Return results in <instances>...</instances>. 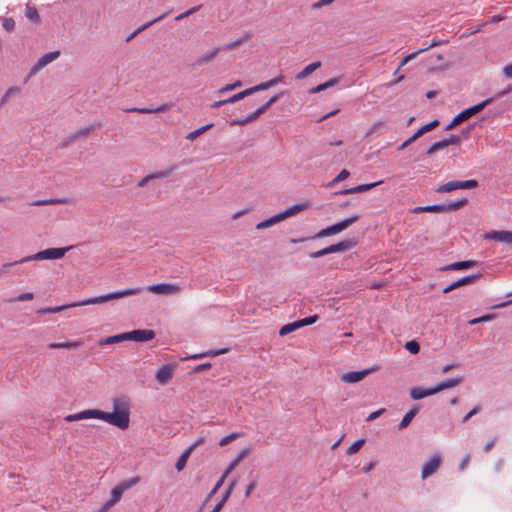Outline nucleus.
Returning a JSON list of instances; mask_svg holds the SVG:
<instances>
[{"label":"nucleus","instance_id":"nucleus-1","mask_svg":"<svg viewBox=\"0 0 512 512\" xmlns=\"http://www.w3.org/2000/svg\"><path fill=\"white\" fill-rule=\"evenodd\" d=\"M90 418L100 419L121 430H126L130 423L129 404L125 398H115L113 400V412L111 413L99 409H87L67 415L64 419L66 422H73Z\"/></svg>","mask_w":512,"mask_h":512},{"label":"nucleus","instance_id":"nucleus-2","mask_svg":"<svg viewBox=\"0 0 512 512\" xmlns=\"http://www.w3.org/2000/svg\"><path fill=\"white\" fill-rule=\"evenodd\" d=\"M141 287L136 288H129L117 292H112L103 296H98L95 298L88 299L86 301L81 302L79 305H87V304H101L110 300L120 299L127 296H133L140 294L142 292ZM78 304H72V305H63V306H57V307H49V308H42L37 311L38 314H47V313H58L60 311L65 310L68 307L77 306Z\"/></svg>","mask_w":512,"mask_h":512},{"label":"nucleus","instance_id":"nucleus-3","mask_svg":"<svg viewBox=\"0 0 512 512\" xmlns=\"http://www.w3.org/2000/svg\"><path fill=\"white\" fill-rule=\"evenodd\" d=\"M511 91H512V88L508 87L505 90L499 91L493 97L488 98V99H486V100H484V101H482V102H480V103H478L476 105H473V106L463 110L457 116L454 117V123L455 124H460V123L468 120L472 116H474L477 113L481 112L485 107L490 105L494 100L499 99V98L505 96L506 94L510 93Z\"/></svg>","mask_w":512,"mask_h":512},{"label":"nucleus","instance_id":"nucleus-4","mask_svg":"<svg viewBox=\"0 0 512 512\" xmlns=\"http://www.w3.org/2000/svg\"><path fill=\"white\" fill-rule=\"evenodd\" d=\"M72 248V246L64 247V248H48L42 251H39L33 255L26 256L22 258L19 261H15L13 263H5L4 267H10L12 265L18 264V263H24L32 260H55V259H61L65 256L66 252L69 251Z\"/></svg>","mask_w":512,"mask_h":512},{"label":"nucleus","instance_id":"nucleus-5","mask_svg":"<svg viewBox=\"0 0 512 512\" xmlns=\"http://www.w3.org/2000/svg\"><path fill=\"white\" fill-rule=\"evenodd\" d=\"M284 92H280L278 94H275L272 96L267 102H265L263 105H261L259 108H257L253 113L250 115L242 118V119H235L229 121V125L231 127L233 126H244L248 123L254 122L257 120L262 114H264L274 103H276L282 96Z\"/></svg>","mask_w":512,"mask_h":512},{"label":"nucleus","instance_id":"nucleus-6","mask_svg":"<svg viewBox=\"0 0 512 512\" xmlns=\"http://www.w3.org/2000/svg\"><path fill=\"white\" fill-rule=\"evenodd\" d=\"M308 207H309L308 203H301V204L293 205V206L289 207L288 209L284 210L283 212L278 213V214L270 217L269 219H266V220L258 223L256 225V228L257 229H265L267 227H270L288 217L296 215L297 213L307 209Z\"/></svg>","mask_w":512,"mask_h":512},{"label":"nucleus","instance_id":"nucleus-7","mask_svg":"<svg viewBox=\"0 0 512 512\" xmlns=\"http://www.w3.org/2000/svg\"><path fill=\"white\" fill-rule=\"evenodd\" d=\"M140 481L139 477H132L130 479L120 482L111 491V499L106 502L110 507L116 504L122 497L123 493L136 485Z\"/></svg>","mask_w":512,"mask_h":512},{"label":"nucleus","instance_id":"nucleus-8","mask_svg":"<svg viewBox=\"0 0 512 512\" xmlns=\"http://www.w3.org/2000/svg\"><path fill=\"white\" fill-rule=\"evenodd\" d=\"M478 187L477 180L450 181L437 188L438 193H447L457 189H472Z\"/></svg>","mask_w":512,"mask_h":512},{"label":"nucleus","instance_id":"nucleus-9","mask_svg":"<svg viewBox=\"0 0 512 512\" xmlns=\"http://www.w3.org/2000/svg\"><path fill=\"white\" fill-rule=\"evenodd\" d=\"M147 290L155 294L170 295L179 293L181 287L178 284L159 283L148 286Z\"/></svg>","mask_w":512,"mask_h":512},{"label":"nucleus","instance_id":"nucleus-10","mask_svg":"<svg viewBox=\"0 0 512 512\" xmlns=\"http://www.w3.org/2000/svg\"><path fill=\"white\" fill-rule=\"evenodd\" d=\"M59 56H60V51H52V52L44 54L33 65V67L30 70V75L35 74L36 72H38L39 70L44 68L46 65H48L52 61L56 60Z\"/></svg>","mask_w":512,"mask_h":512},{"label":"nucleus","instance_id":"nucleus-11","mask_svg":"<svg viewBox=\"0 0 512 512\" xmlns=\"http://www.w3.org/2000/svg\"><path fill=\"white\" fill-rule=\"evenodd\" d=\"M378 367H372L362 371H351L342 375L341 380L345 383H356L363 380L371 372H374Z\"/></svg>","mask_w":512,"mask_h":512},{"label":"nucleus","instance_id":"nucleus-12","mask_svg":"<svg viewBox=\"0 0 512 512\" xmlns=\"http://www.w3.org/2000/svg\"><path fill=\"white\" fill-rule=\"evenodd\" d=\"M484 239L495 240L512 245V231L492 230L484 234Z\"/></svg>","mask_w":512,"mask_h":512},{"label":"nucleus","instance_id":"nucleus-13","mask_svg":"<svg viewBox=\"0 0 512 512\" xmlns=\"http://www.w3.org/2000/svg\"><path fill=\"white\" fill-rule=\"evenodd\" d=\"M129 340L135 342H146L155 338V332L150 329H137L129 331Z\"/></svg>","mask_w":512,"mask_h":512},{"label":"nucleus","instance_id":"nucleus-14","mask_svg":"<svg viewBox=\"0 0 512 512\" xmlns=\"http://www.w3.org/2000/svg\"><path fill=\"white\" fill-rule=\"evenodd\" d=\"M175 366L172 364L163 365L156 373L155 378L158 383L165 385L173 377Z\"/></svg>","mask_w":512,"mask_h":512},{"label":"nucleus","instance_id":"nucleus-15","mask_svg":"<svg viewBox=\"0 0 512 512\" xmlns=\"http://www.w3.org/2000/svg\"><path fill=\"white\" fill-rule=\"evenodd\" d=\"M441 464V457L440 455H434L429 461H427L422 468V478L426 479L427 477L434 474Z\"/></svg>","mask_w":512,"mask_h":512},{"label":"nucleus","instance_id":"nucleus-16","mask_svg":"<svg viewBox=\"0 0 512 512\" xmlns=\"http://www.w3.org/2000/svg\"><path fill=\"white\" fill-rule=\"evenodd\" d=\"M358 244V240L356 238H348L345 240H342L336 244H332L328 246L329 252L331 253H337V252H344L348 251L352 248H354Z\"/></svg>","mask_w":512,"mask_h":512},{"label":"nucleus","instance_id":"nucleus-17","mask_svg":"<svg viewBox=\"0 0 512 512\" xmlns=\"http://www.w3.org/2000/svg\"><path fill=\"white\" fill-rule=\"evenodd\" d=\"M172 107H173V103L169 102V103H164L156 108H137V107L129 108V109H126L125 112L140 113V114H152V113H160V112L168 111Z\"/></svg>","mask_w":512,"mask_h":512},{"label":"nucleus","instance_id":"nucleus-18","mask_svg":"<svg viewBox=\"0 0 512 512\" xmlns=\"http://www.w3.org/2000/svg\"><path fill=\"white\" fill-rule=\"evenodd\" d=\"M237 484V479L234 478L229 483L228 487L226 488L225 492L222 495L221 500L217 503V506H215L210 512H220L225 503L230 498L231 494L233 493V490Z\"/></svg>","mask_w":512,"mask_h":512},{"label":"nucleus","instance_id":"nucleus-19","mask_svg":"<svg viewBox=\"0 0 512 512\" xmlns=\"http://www.w3.org/2000/svg\"><path fill=\"white\" fill-rule=\"evenodd\" d=\"M283 81H284V76L279 75L277 77L270 79L269 81L262 82L258 85L250 87V90H251V93L254 94L256 92L267 90L271 87H274V86L278 85L279 83H282Z\"/></svg>","mask_w":512,"mask_h":512},{"label":"nucleus","instance_id":"nucleus-20","mask_svg":"<svg viewBox=\"0 0 512 512\" xmlns=\"http://www.w3.org/2000/svg\"><path fill=\"white\" fill-rule=\"evenodd\" d=\"M476 265H477V262L474 260H465V261L454 262L445 267H442L440 270H442V271L463 270V269H468V268L474 267Z\"/></svg>","mask_w":512,"mask_h":512},{"label":"nucleus","instance_id":"nucleus-21","mask_svg":"<svg viewBox=\"0 0 512 512\" xmlns=\"http://www.w3.org/2000/svg\"><path fill=\"white\" fill-rule=\"evenodd\" d=\"M434 394H436V392L434 391V387L427 389L421 387H414L410 390V397L414 400H419Z\"/></svg>","mask_w":512,"mask_h":512},{"label":"nucleus","instance_id":"nucleus-22","mask_svg":"<svg viewBox=\"0 0 512 512\" xmlns=\"http://www.w3.org/2000/svg\"><path fill=\"white\" fill-rule=\"evenodd\" d=\"M463 381V378L461 377H458V378H452V379H447L445 381H442L440 382L439 384H437L436 386H434V391L436 393L442 391V390H445V389H449V388H453V387H456L458 386L461 382Z\"/></svg>","mask_w":512,"mask_h":512},{"label":"nucleus","instance_id":"nucleus-23","mask_svg":"<svg viewBox=\"0 0 512 512\" xmlns=\"http://www.w3.org/2000/svg\"><path fill=\"white\" fill-rule=\"evenodd\" d=\"M381 183L382 182L379 181V182H374V183H370V184L358 185V186L353 187V188L342 190V191L339 192V194L347 195V194H355V193L365 192V191H368V190L372 189L373 187H375V186H377V185H379Z\"/></svg>","mask_w":512,"mask_h":512},{"label":"nucleus","instance_id":"nucleus-24","mask_svg":"<svg viewBox=\"0 0 512 512\" xmlns=\"http://www.w3.org/2000/svg\"><path fill=\"white\" fill-rule=\"evenodd\" d=\"M82 345H83L82 340H76V341H72V342H52V343L48 344V348H50V349H61V348L76 349Z\"/></svg>","mask_w":512,"mask_h":512},{"label":"nucleus","instance_id":"nucleus-25","mask_svg":"<svg viewBox=\"0 0 512 512\" xmlns=\"http://www.w3.org/2000/svg\"><path fill=\"white\" fill-rule=\"evenodd\" d=\"M419 410H420V408L418 406H414L413 408H411L404 415L403 419L401 420L400 424L398 425V429L403 430L406 427H408L409 424L411 423V421L413 420V418L418 414Z\"/></svg>","mask_w":512,"mask_h":512},{"label":"nucleus","instance_id":"nucleus-26","mask_svg":"<svg viewBox=\"0 0 512 512\" xmlns=\"http://www.w3.org/2000/svg\"><path fill=\"white\" fill-rule=\"evenodd\" d=\"M219 52H220V49H217V48L212 49L211 51L207 52L206 54L198 57L195 60L194 65L195 66H202L204 64L209 63L210 61H212L218 55Z\"/></svg>","mask_w":512,"mask_h":512},{"label":"nucleus","instance_id":"nucleus-27","mask_svg":"<svg viewBox=\"0 0 512 512\" xmlns=\"http://www.w3.org/2000/svg\"><path fill=\"white\" fill-rule=\"evenodd\" d=\"M320 61H315L307 65L302 71L296 75L297 80H302L312 74L315 70L321 67Z\"/></svg>","mask_w":512,"mask_h":512},{"label":"nucleus","instance_id":"nucleus-28","mask_svg":"<svg viewBox=\"0 0 512 512\" xmlns=\"http://www.w3.org/2000/svg\"><path fill=\"white\" fill-rule=\"evenodd\" d=\"M102 127V123L101 122H95L85 128H82V129H79L78 131H76L74 134V136L76 137V139L78 140L79 138L81 137H86L88 136L92 131L96 130V129H99Z\"/></svg>","mask_w":512,"mask_h":512},{"label":"nucleus","instance_id":"nucleus-29","mask_svg":"<svg viewBox=\"0 0 512 512\" xmlns=\"http://www.w3.org/2000/svg\"><path fill=\"white\" fill-rule=\"evenodd\" d=\"M359 219V216L358 215H353L349 218H346L338 223H335V228H336V232L337 233H340L342 232L343 230H345L346 228H348L350 225H352L353 223H355L356 221H358Z\"/></svg>","mask_w":512,"mask_h":512},{"label":"nucleus","instance_id":"nucleus-30","mask_svg":"<svg viewBox=\"0 0 512 512\" xmlns=\"http://www.w3.org/2000/svg\"><path fill=\"white\" fill-rule=\"evenodd\" d=\"M166 16V14H163L145 24H143L142 26H140L138 29H136L133 33H131L127 38H126V42H130L138 33H140L141 31L147 29L149 26H151L152 24L156 23L157 21L159 20H162L164 17Z\"/></svg>","mask_w":512,"mask_h":512},{"label":"nucleus","instance_id":"nucleus-31","mask_svg":"<svg viewBox=\"0 0 512 512\" xmlns=\"http://www.w3.org/2000/svg\"><path fill=\"white\" fill-rule=\"evenodd\" d=\"M468 203L467 198H462L458 201L451 202L448 204H443L445 208V212H452L461 209L462 207L466 206Z\"/></svg>","mask_w":512,"mask_h":512},{"label":"nucleus","instance_id":"nucleus-32","mask_svg":"<svg viewBox=\"0 0 512 512\" xmlns=\"http://www.w3.org/2000/svg\"><path fill=\"white\" fill-rule=\"evenodd\" d=\"M191 453H192L191 452V448H187L181 454V456L178 458V460L176 462V465H175V468H176L177 471H181V470L184 469V467L186 466L187 460L190 457Z\"/></svg>","mask_w":512,"mask_h":512},{"label":"nucleus","instance_id":"nucleus-33","mask_svg":"<svg viewBox=\"0 0 512 512\" xmlns=\"http://www.w3.org/2000/svg\"><path fill=\"white\" fill-rule=\"evenodd\" d=\"M249 38V35L246 34L244 37L236 40V41H233V42H230V43H227V44H224L223 46L221 47H216L217 49H220V51H229V50H233L235 49L236 47L240 46L241 44H243L247 39Z\"/></svg>","mask_w":512,"mask_h":512},{"label":"nucleus","instance_id":"nucleus-34","mask_svg":"<svg viewBox=\"0 0 512 512\" xmlns=\"http://www.w3.org/2000/svg\"><path fill=\"white\" fill-rule=\"evenodd\" d=\"M25 16L34 23L40 22V16L37 9L29 4L26 5Z\"/></svg>","mask_w":512,"mask_h":512},{"label":"nucleus","instance_id":"nucleus-35","mask_svg":"<svg viewBox=\"0 0 512 512\" xmlns=\"http://www.w3.org/2000/svg\"><path fill=\"white\" fill-rule=\"evenodd\" d=\"M437 126H439V121L438 120H433L431 122H429L428 124L422 126L420 129L417 130L416 133H414L416 135L417 138L421 137L422 135H424L425 133L433 130L434 128H436Z\"/></svg>","mask_w":512,"mask_h":512},{"label":"nucleus","instance_id":"nucleus-36","mask_svg":"<svg viewBox=\"0 0 512 512\" xmlns=\"http://www.w3.org/2000/svg\"><path fill=\"white\" fill-rule=\"evenodd\" d=\"M481 276L482 275L480 273L468 275V276H465V277L457 280V283H459L460 287L470 285V284L475 283L478 279H480Z\"/></svg>","mask_w":512,"mask_h":512},{"label":"nucleus","instance_id":"nucleus-37","mask_svg":"<svg viewBox=\"0 0 512 512\" xmlns=\"http://www.w3.org/2000/svg\"><path fill=\"white\" fill-rule=\"evenodd\" d=\"M335 234H337V232H336L335 225L333 224L331 226H328V227L320 230L314 236H311V239L323 238V237H327V236H331V235H335Z\"/></svg>","mask_w":512,"mask_h":512},{"label":"nucleus","instance_id":"nucleus-38","mask_svg":"<svg viewBox=\"0 0 512 512\" xmlns=\"http://www.w3.org/2000/svg\"><path fill=\"white\" fill-rule=\"evenodd\" d=\"M211 127H213V123H210V124H207V125H205V126H202V127L198 128V129H196V130H194V131L190 132V133L186 136V138H187L188 140L193 141V140H195L197 137H199L200 135H202L204 132H206L207 130H209Z\"/></svg>","mask_w":512,"mask_h":512},{"label":"nucleus","instance_id":"nucleus-39","mask_svg":"<svg viewBox=\"0 0 512 512\" xmlns=\"http://www.w3.org/2000/svg\"><path fill=\"white\" fill-rule=\"evenodd\" d=\"M228 351H229L228 348H224V349H220V350H208L206 352L196 354V355L192 356L191 358L198 359V358H204V357H208V356L213 357V356H218L220 354L227 353Z\"/></svg>","mask_w":512,"mask_h":512},{"label":"nucleus","instance_id":"nucleus-40","mask_svg":"<svg viewBox=\"0 0 512 512\" xmlns=\"http://www.w3.org/2000/svg\"><path fill=\"white\" fill-rule=\"evenodd\" d=\"M175 170H176V166L172 165L169 168H167L166 170L152 173V174H150V176H151L152 180L165 178V177L170 176Z\"/></svg>","mask_w":512,"mask_h":512},{"label":"nucleus","instance_id":"nucleus-41","mask_svg":"<svg viewBox=\"0 0 512 512\" xmlns=\"http://www.w3.org/2000/svg\"><path fill=\"white\" fill-rule=\"evenodd\" d=\"M250 95H252V93H251L250 88H248V89H245V90L231 96L229 99H226V102H229V104L235 103V102L240 101Z\"/></svg>","mask_w":512,"mask_h":512},{"label":"nucleus","instance_id":"nucleus-42","mask_svg":"<svg viewBox=\"0 0 512 512\" xmlns=\"http://www.w3.org/2000/svg\"><path fill=\"white\" fill-rule=\"evenodd\" d=\"M298 328H299V325H298L297 321L292 322V323H288V324H286V325L281 327V329L279 331V334L281 336H285V335L295 331Z\"/></svg>","mask_w":512,"mask_h":512},{"label":"nucleus","instance_id":"nucleus-43","mask_svg":"<svg viewBox=\"0 0 512 512\" xmlns=\"http://www.w3.org/2000/svg\"><path fill=\"white\" fill-rule=\"evenodd\" d=\"M425 51H427V48H421L420 50L413 52V53L407 55L406 57H404L398 66V70L401 69L404 65H406L410 60L416 58L417 55H419Z\"/></svg>","mask_w":512,"mask_h":512},{"label":"nucleus","instance_id":"nucleus-44","mask_svg":"<svg viewBox=\"0 0 512 512\" xmlns=\"http://www.w3.org/2000/svg\"><path fill=\"white\" fill-rule=\"evenodd\" d=\"M251 452V448L250 447H246L244 449H242L238 454L237 456L235 457V459L232 460V462L238 466L240 464V462L242 460H244Z\"/></svg>","mask_w":512,"mask_h":512},{"label":"nucleus","instance_id":"nucleus-45","mask_svg":"<svg viewBox=\"0 0 512 512\" xmlns=\"http://www.w3.org/2000/svg\"><path fill=\"white\" fill-rule=\"evenodd\" d=\"M365 443V440L364 439H359L357 441H355L351 446H349V448L347 449V454L348 455H352V454H355L357 453L361 448L362 446L364 445Z\"/></svg>","mask_w":512,"mask_h":512},{"label":"nucleus","instance_id":"nucleus-46","mask_svg":"<svg viewBox=\"0 0 512 512\" xmlns=\"http://www.w3.org/2000/svg\"><path fill=\"white\" fill-rule=\"evenodd\" d=\"M241 436V433H238V432H233L225 437H223L220 442H219V445L221 447L223 446H226L227 444H229L230 442L238 439L239 437Z\"/></svg>","mask_w":512,"mask_h":512},{"label":"nucleus","instance_id":"nucleus-47","mask_svg":"<svg viewBox=\"0 0 512 512\" xmlns=\"http://www.w3.org/2000/svg\"><path fill=\"white\" fill-rule=\"evenodd\" d=\"M447 145L445 144V139L441 140V141H438V142H435L428 150H427V155H432L434 154L435 152L441 150V149H444L446 148Z\"/></svg>","mask_w":512,"mask_h":512},{"label":"nucleus","instance_id":"nucleus-48","mask_svg":"<svg viewBox=\"0 0 512 512\" xmlns=\"http://www.w3.org/2000/svg\"><path fill=\"white\" fill-rule=\"evenodd\" d=\"M318 318H319L318 315H312V316L297 320L299 328L314 324L318 320Z\"/></svg>","mask_w":512,"mask_h":512},{"label":"nucleus","instance_id":"nucleus-49","mask_svg":"<svg viewBox=\"0 0 512 512\" xmlns=\"http://www.w3.org/2000/svg\"><path fill=\"white\" fill-rule=\"evenodd\" d=\"M66 201L64 199H47V200H38L33 203L34 206H42V205H51V204H62Z\"/></svg>","mask_w":512,"mask_h":512},{"label":"nucleus","instance_id":"nucleus-50","mask_svg":"<svg viewBox=\"0 0 512 512\" xmlns=\"http://www.w3.org/2000/svg\"><path fill=\"white\" fill-rule=\"evenodd\" d=\"M33 299H34V294L33 293L25 292V293H22V294L18 295L15 298L10 299L9 302H16V301L23 302V301H30V300H33Z\"/></svg>","mask_w":512,"mask_h":512},{"label":"nucleus","instance_id":"nucleus-51","mask_svg":"<svg viewBox=\"0 0 512 512\" xmlns=\"http://www.w3.org/2000/svg\"><path fill=\"white\" fill-rule=\"evenodd\" d=\"M2 26L7 32H12L15 28V21L11 17L3 18Z\"/></svg>","mask_w":512,"mask_h":512},{"label":"nucleus","instance_id":"nucleus-52","mask_svg":"<svg viewBox=\"0 0 512 512\" xmlns=\"http://www.w3.org/2000/svg\"><path fill=\"white\" fill-rule=\"evenodd\" d=\"M405 348L412 354H416L420 351V345L415 340L408 341L405 345Z\"/></svg>","mask_w":512,"mask_h":512},{"label":"nucleus","instance_id":"nucleus-53","mask_svg":"<svg viewBox=\"0 0 512 512\" xmlns=\"http://www.w3.org/2000/svg\"><path fill=\"white\" fill-rule=\"evenodd\" d=\"M242 86V82L240 80L236 81L235 83H232V84H227L225 85L224 87H222L218 92L220 94L222 93H225L227 91H231V90H234L238 87Z\"/></svg>","mask_w":512,"mask_h":512},{"label":"nucleus","instance_id":"nucleus-54","mask_svg":"<svg viewBox=\"0 0 512 512\" xmlns=\"http://www.w3.org/2000/svg\"><path fill=\"white\" fill-rule=\"evenodd\" d=\"M384 125V122L383 121H378L376 122L366 133V136L367 137H370L372 136L374 133H378L379 130L383 127Z\"/></svg>","mask_w":512,"mask_h":512},{"label":"nucleus","instance_id":"nucleus-55","mask_svg":"<svg viewBox=\"0 0 512 512\" xmlns=\"http://www.w3.org/2000/svg\"><path fill=\"white\" fill-rule=\"evenodd\" d=\"M427 212H433V213H445V208L443 204H436V205H428L426 206Z\"/></svg>","mask_w":512,"mask_h":512},{"label":"nucleus","instance_id":"nucleus-56","mask_svg":"<svg viewBox=\"0 0 512 512\" xmlns=\"http://www.w3.org/2000/svg\"><path fill=\"white\" fill-rule=\"evenodd\" d=\"M461 136L459 135H451L449 138L445 139V144L447 147L449 145H459L461 143Z\"/></svg>","mask_w":512,"mask_h":512},{"label":"nucleus","instance_id":"nucleus-57","mask_svg":"<svg viewBox=\"0 0 512 512\" xmlns=\"http://www.w3.org/2000/svg\"><path fill=\"white\" fill-rule=\"evenodd\" d=\"M75 141H77L76 137L74 136V134H71L68 137L64 138L61 141V143L59 144V146L61 148H67L69 145H71Z\"/></svg>","mask_w":512,"mask_h":512},{"label":"nucleus","instance_id":"nucleus-58","mask_svg":"<svg viewBox=\"0 0 512 512\" xmlns=\"http://www.w3.org/2000/svg\"><path fill=\"white\" fill-rule=\"evenodd\" d=\"M328 254H330V252H329L328 247H326V248H323V249L318 250L316 252H311L309 254V257L310 258H319V257H323V256L328 255Z\"/></svg>","mask_w":512,"mask_h":512},{"label":"nucleus","instance_id":"nucleus-59","mask_svg":"<svg viewBox=\"0 0 512 512\" xmlns=\"http://www.w3.org/2000/svg\"><path fill=\"white\" fill-rule=\"evenodd\" d=\"M128 336H129L128 332H124V333H121V334L113 335L112 337H113V340H114V344H117V343L129 340Z\"/></svg>","mask_w":512,"mask_h":512},{"label":"nucleus","instance_id":"nucleus-60","mask_svg":"<svg viewBox=\"0 0 512 512\" xmlns=\"http://www.w3.org/2000/svg\"><path fill=\"white\" fill-rule=\"evenodd\" d=\"M257 486V480L256 479H253L249 484L248 486L246 487V490H245V498H249L251 493L254 491V489L256 488Z\"/></svg>","mask_w":512,"mask_h":512},{"label":"nucleus","instance_id":"nucleus-61","mask_svg":"<svg viewBox=\"0 0 512 512\" xmlns=\"http://www.w3.org/2000/svg\"><path fill=\"white\" fill-rule=\"evenodd\" d=\"M200 5L199 6H195V7H192L191 9L183 12L182 14H180L179 16L176 17V20H181L185 17H188L189 15L195 13L196 11H198L200 9Z\"/></svg>","mask_w":512,"mask_h":512},{"label":"nucleus","instance_id":"nucleus-62","mask_svg":"<svg viewBox=\"0 0 512 512\" xmlns=\"http://www.w3.org/2000/svg\"><path fill=\"white\" fill-rule=\"evenodd\" d=\"M350 175L349 171L346 170V169H343L337 176L336 178L333 180V182H340V181H343L345 180L346 178H348Z\"/></svg>","mask_w":512,"mask_h":512},{"label":"nucleus","instance_id":"nucleus-63","mask_svg":"<svg viewBox=\"0 0 512 512\" xmlns=\"http://www.w3.org/2000/svg\"><path fill=\"white\" fill-rule=\"evenodd\" d=\"M210 368H211V364H210V363H202V364L197 365V366L193 369V372H194V373H200V372H203V371L209 370Z\"/></svg>","mask_w":512,"mask_h":512},{"label":"nucleus","instance_id":"nucleus-64","mask_svg":"<svg viewBox=\"0 0 512 512\" xmlns=\"http://www.w3.org/2000/svg\"><path fill=\"white\" fill-rule=\"evenodd\" d=\"M334 1L335 0H319L318 2L312 4V8L313 9H319V8H322L324 6H327V5L331 4Z\"/></svg>","mask_w":512,"mask_h":512}]
</instances>
